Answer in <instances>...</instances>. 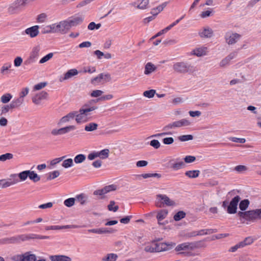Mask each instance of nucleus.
Returning a JSON list of instances; mask_svg holds the SVG:
<instances>
[{"instance_id": "47", "label": "nucleus", "mask_w": 261, "mask_h": 261, "mask_svg": "<svg viewBox=\"0 0 261 261\" xmlns=\"http://www.w3.org/2000/svg\"><path fill=\"white\" fill-rule=\"evenodd\" d=\"M13 158V154L11 153H6L0 155V161L5 162L7 160H10Z\"/></svg>"}, {"instance_id": "3", "label": "nucleus", "mask_w": 261, "mask_h": 261, "mask_svg": "<svg viewBox=\"0 0 261 261\" xmlns=\"http://www.w3.org/2000/svg\"><path fill=\"white\" fill-rule=\"evenodd\" d=\"M35 0H16L13 3L9 5L8 8V12L12 15L16 13L18 9L20 7H25L30 2Z\"/></svg>"}, {"instance_id": "23", "label": "nucleus", "mask_w": 261, "mask_h": 261, "mask_svg": "<svg viewBox=\"0 0 261 261\" xmlns=\"http://www.w3.org/2000/svg\"><path fill=\"white\" fill-rule=\"evenodd\" d=\"M237 56L236 53H232L230 54L222 60L219 63V66L221 67H225L228 65L230 61L234 59Z\"/></svg>"}, {"instance_id": "20", "label": "nucleus", "mask_w": 261, "mask_h": 261, "mask_svg": "<svg viewBox=\"0 0 261 261\" xmlns=\"http://www.w3.org/2000/svg\"><path fill=\"white\" fill-rule=\"evenodd\" d=\"M168 4V2H165L161 4L160 5H158L155 8H152L151 10V14L153 16H157L159 13H160L161 12H162L164 9L167 7V5Z\"/></svg>"}, {"instance_id": "30", "label": "nucleus", "mask_w": 261, "mask_h": 261, "mask_svg": "<svg viewBox=\"0 0 261 261\" xmlns=\"http://www.w3.org/2000/svg\"><path fill=\"white\" fill-rule=\"evenodd\" d=\"M214 14L213 9L208 8L206 10L202 11L199 14L201 18L204 19L212 16Z\"/></svg>"}, {"instance_id": "58", "label": "nucleus", "mask_w": 261, "mask_h": 261, "mask_svg": "<svg viewBox=\"0 0 261 261\" xmlns=\"http://www.w3.org/2000/svg\"><path fill=\"white\" fill-rule=\"evenodd\" d=\"M101 27L100 23L96 24L94 22H90L88 26V29L90 30H93L94 29L98 30Z\"/></svg>"}, {"instance_id": "11", "label": "nucleus", "mask_w": 261, "mask_h": 261, "mask_svg": "<svg viewBox=\"0 0 261 261\" xmlns=\"http://www.w3.org/2000/svg\"><path fill=\"white\" fill-rule=\"evenodd\" d=\"M169 212L166 209H161L156 212V218L158 221V223L160 225H164L168 223H164L163 221L166 219L168 215Z\"/></svg>"}, {"instance_id": "36", "label": "nucleus", "mask_w": 261, "mask_h": 261, "mask_svg": "<svg viewBox=\"0 0 261 261\" xmlns=\"http://www.w3.org/2000/svg\"><path fill=\"white\" fill-rule=\"evenodd\" d=\"M28 177L34 182L40 180V176L33 171L28 170Z\"/></svg>"}, {"instance_id": "34", "label": "nucleus", "mask_w": 261, "mask_h": 261, "mask_svg": "<svg viewBox=\"0 0 261 261\" xmlns=\"http://www.w3.org/2000/svg\"><path fill=\"white\" fill-rule=\"evenodd\" d=\"M13 96L9 93H6L1 97L0 100L2 103L6 104L8 103L12 98Z\"/></svg>"}, {"instance_id": "55", "label": "nucleus", "mask_w": 261, "mask_h": 261, "mask_svg": "<svg viewBox=\"0 0 261 261\" xmlns=\"http://www.w3.org/2000/svg\"><path fill=\"white\" fill-rule=\"evenodd\" d=\"M54 56V53H50L43 57L39 61L40 64H43L50 60Z\"/></svg>"}, {"instance_id": "50", "label": "nucleus", "mask_w": 261, "mask_h": 261, "mask_svg": "<svg viewBox=\"0 0 261 261\" xmlns=\"http://www.w3.org/2000/svg\"><path fill=\"white\" fill-rule=\"evenodd\" d=\"M39 49L36 47L33 49L29 57L36 61L39 56Z\"/></svg>"}, {"instance_id": "6", "label": "nucleus", "mask_w": 261, "mask_h": 261, "mask_svg": "<svg viewBox=\"0 0 261 261\" xmlns=\"http://www.w3.org/2000/svg\"><path fill=\"white\" fill-rule=\"evenodd\" d=\"M117 189V186L116 185H110L107 186L101 189H98L94 192V195L99 199H102L105 197L106 194L108 193L115 191Z\"/></svg>"}, {"instance_id": "46", "label": "nucleus", "mask_w": 261, "mask_h": 261, "mask_svg": "<svg viewBox=\"0 0 261 261\" xmlns=\"http://www.w3.org/2000/svg\"><path fill=\"white\" fill-rule=\"evenodd\" d=\"M96 71V68L93 66H87L83 68V73H88L90 74L94 73Z\"/></svg>"}, {"instance_id": "29", "label": "nucleus", "mask_w": 261, "mask_h": 261, "mask_svg": "<svg viewBox=\"0 0 261 261\" xmlns=\"http://www.w3.org/2000/svg\"><path fill=\"white\" fill-rule=\"evenodd\" d=\"M24 102V99H22L20 97H17L14 98L11 102V107L14 109L20 107Z\"/></svg>"}, {"instance_id": "14", "label": "nucleus", "mask_w": 261, "mask_h": 261, "mask_svg": "<svg viewBox=\"0 0 261 261\" xmlns=\"http://www.w3.org/2000/svg\"><path fill=\"white\" fill-rule=\"evenodd\" d=\"M48 99V94L45 91H42L37 94L32 98V101L34 103L39 105L41 103L42 100H47Z\"/></svg>"}, {"instance_id": "8", "label": "nucleus", "mask_w": 261, "mask_h": 261, "mask_svg": "<svg viewBox=\"0 0 261 261\" xmlns=\"http://www.w3.org/2000/svg\"><path fill=\"white\" fill-rule=\"evenodd\" d=\"M75 129L74 125H68L60 128H54L51 130L50 134L53 136L64 135Z\"/></svg>"}, {"instance_id": "59", "label": "nucleus", "mask_w": 261, "mask_h": 261, "mask_svg": "<svg viewBox=\"0 0 261 261\" xmlns=\"http://www.w3.org/2000/svg\"><path fill=\"white\" fill-rule=\"evenodd\" d=\"M1 188H5L10 187L11 185L9 179L8 180L2 179L0 180Z\"/></svg>"}, {"instance_id": "22", "label": "nucleus", "mask_w": 261, "mask_h": 261, "mask_svg": "<svg viewBox=\"0 0 261 261\" xmlns=\"http://www.w3.org/2000/svg\"><path fill=\"white\" fill-rule=\"evenodd\" d=\"M207 52V48L206 47L202 46L200 47H197L193 50H192L191 52V55H195L197 57H201L203 56H205L206 55Z\"/></svg>"}, {"instance_id": "2", "label": "nucleus", "mask_w": 261, "mask_h": 261, "mask_svg": "<svg viewBox=\"0 0 261 261\" xmlns=\"http://www.w3.org/2000/svg\"><path fill=\"white\" fill-rule=\"evenodd\" d=\"M175 205V202L166 195L158 194L156 196L155 205L158 207H162L164 205L173 206Z\"/></svg>"}, {"instance_id": "31", "label": "nucleus", "mask_w": 261, "mask_h": 261, "mask_svg": "<svg viewBox=\"0 0 261 261\" xmlns=\"http://www.w3.org/2000/svg\"><path fill=\"white\" fill-rule=\"evenodd\" d=\"M12 64L10 62L4 63L1 68L0 72L3 75H6L9 73V69L11 67Z\"/></svg>"}, {"instance_id": "7", "label": "nucleus", "mask_w": 261, "mask_h": 261, "mask_svg": "<svg viewBox=\"0 0 261 261\" xmlns=\"http://www.w3.org/2000/svg\"><path fill=\"white\" fill-rule=\"evenodd\" d=\"M195 248V246L194 243L185 242L177 245L175 248V250L179 254H184L186 251L193 250Z\"/></svg>"}, {"instance_id": "26", "label": "nucleus", "mask_w": 261, "mask_h": 261, "mask_svg": "<svg viewBox=\"0 0 261 261\" xmlns=\"http://www.w3.org/2000/svg\"><path fill=\"white\" fill-rule=\"evenodd\" d=\"M73 119H74V111L71 112L67 114L66 116L62 117L60 119L58 122V124H62L68 122Z\"/></svg>"}, {"instance_id": "48", "label": "nucleus", "mask_w": 261, "mask_h": 261, "mask_svg": "<svg viewBox=\"0 0 261 261\" xmlns=\"http://www.w3.org/2000/svg\"><path fill=\"white\" fill-rule=\"evenodd\" d=\"M73 165V162L72 159H68L63 161L62 166L65 168H68Z\"/></svg>"}, {"instance_id": "44", "label": "nucleus", "mask_w": 261, "mask_h": 261, "mask_svg": "<svg viewBox=\"0 0 261 261\" xmlns=\"http://www.w3.org/2000/svg\"><path fill=\"white\" fill-rule=\"evenodd\" d=\"M156 94V91L154 89L145 91L143 93V95L147 98H151L154 97Z\"/></svg>"}, {"instance_id": "64", "label": "nucleus", "mask_w": 261, "mask_h": 261, "mask_svg": "<svg viewBox=\"0 0 261 261\" xmlns=\"http://www.w3.org/2000/svg\"><path fill=\"white\" fill-rule=\"evenodd\" d=\"M150 145L155 149H158L161 147V144L158 140H152L150 142Z\"/></svg>"}, {"instance_id": "63", "label": "nucleus", "mask_w": 261, "mask_h": 261, "mask_svg": "<svg viewBox=\"0 0 261 261\" xmlns=\"http://www.w3.org/2000/svg\"><path fill=\"white\" fill-rule=\"evenodd\" d=\"M23 62V60L21 57H17L14 60V66L18 67L21 66Z\"/></svg>"}, {"instance_id": "33", "label": "nucleus", "mask_w": 261, "mask_h": 261, "mask_svg": "<svg viewBox=\"0 0 261 261\" xmlns=\"http://www.w3.org/2000/svg\"><path fill=\"white\" fill-rule=\"evenodd\" d=\"M200 174V171L198 170H189L185 172V175L191 178L197 177Z\"/></svg>"}, {"instance_id": "52", "label": "nucleus", "mask_w": 261, "mask_h": 261, "mask_svg": "<svg viewBox=\"0 0 261 261\" xmlns=\"http://www.w3.org/2000/svg\"><path fill=\"white\" fill-rule=\"evenodd\" d=\"M144 250L147 252H156L155 244H147L144 248Z\"/></svg>"}, {"instance_id": "16", "label": "nucleus", "mask_w": 261, "mask_h": 261, "mask_svg": "<svg viewBox=\"0 0 261 261\" xmlns=\"http://www.w3.org/2000/svg\"><path fill=\"white\" fill-rule=\"evenodd\" d=\"M198 35L202 38H210L213 36V31L210 27L206 26L199 31Z\"/></svg>"}, {"instance_id": "1", "label": "nucleus", "mask_w": 261, "mask_h": 261, "mask_svg": "<svg viewBox=\"0 0 261 261\" xmlns=\"http://www.w3.org/2000/svg\"><path fill=\"white\" fill-rule=\"evenodd\" d=\"M80 22V16H74L67 19L60 21L59 22L55 23H54L55 33L65 34L72 27L76 26Z\"/></svg>"}, {"instance_id": "54", "label": "nucleus", "mask_w": 261, "mask_h": 261, "mask_svg": "<svg viewBox=\"0 0 261 261\" xmlns=\"http://www.w3.org/2000/svg\"><path fill=\"white\" fill-rule=\"evenodd\" d=\"M103 91L100 90H95L92 91L90 93V96L92 97H100L102 96Z\"/></svg>"}, {"instance_id": "56", "label": "nucleus", "mask_w": 261, "mask_h": 261, "mask_svg": "<svg viewBox=\"0 0 261 261\" xmlns=\"http://www.w3.org/2000/svg\"><path fill=\"white\" fill-rule=\"evenodd\" d=\"M108 209L110 211L116 212L118 210V206L115 205V202L114 201H111L110 204L108 206Z\"/></svg>"}, {"instance_id": "15", "label": "nucleus", "mask_w": 261, "mask_h": 261, "mask_svg": "<svg viewBox=\"0 0 261 261\" xmlns=\"http://www.w3.org/2000/svg\"><path fill=\"white\" fill-rule=\"evenodd\" d=\"M213 232L212 229H201L198 231H192L187 233L185 237L187 238L194 237L197 236H203L204 234H210Z\"/></svg>"}, {"instance_id": "49", "label": "nucleus", "mask_w": 261, "mask_h": 261, "mask_svg": "<svg viewBox=\"0 0 261 261\" xmlns=\"http://www.w3.org/2000/svg\"><path fill=\"white\" fill-rule=\"evenodd\" d=\"M249 204V201L248 199H244L241 201L239 204V208L242 211L246 210Z\"/></svg>"}, {"instance_id": "18", "label": "nucleus", "mask_w": 261, "mask_h": 261, "mask_svg": "<svg viewBox=\"0 0 261 261\" xmlns=\"http://www.w3.org/2000/svg\"><path fill=\"white\" fill-rule=\"evenodd\" d=\"M79 73L78 71L76 69H71L66 72L63 76L60 78V82L69 80L72 77L76 75Z\"/></svg>"}, {"instance_id": "51", "label": "nucleus", "mask_w": 261, "mask_h": 261, "mask_svg": "<svg viewBox=\"0 0 261 261\" xmlns=\"http://www.w3.org/2000/svg\"><path fill=\"white\" fill-rule=\"evenodd\" d=\"M60 172L58 170H55L52 172L48 173V176L47 179L48 180H52L57 177H58L60 175Z\"/></svg>"}, {"instance_id": "25", "label": "nucleus", "mask_w": 261, "mask_h": 261, "mask_svg": "<svg viewBox=\"0 0 261 261\" xmlns=\"http://www.w3.org/2000/svg\"><path fill=\"white\" fill-rule=\"evenodd\" d=\"M81 199H82V195H79L75 198H69L66 199L64 201V204L67 207H70L74 204L75 201H78L80 203H82V202L80 201Z\"/></svg>"}, {"instance_id": "39", "label": "nucleus", "mask_w": 261, "mask_h": 261, "mask_svg": "<svg viewBox=\"0 0 261 261\" xmlns=\"http://www.w3.org/2000/svg\"><path fill=\"white\" fill-rule=\"evenodd\" d=\"M149 0H141L137 8L140 10H145L148 8Z\"/></svg>"}, {"instance_id": "38", "label": "nucleus", "mask_w": 261, "mask_h": 261, "mask_svg": "<svg viewBox=\"0 0 261 261\" xmlns=\"http://www.w3.org/2000/svg\"><path fill=\"white\" fill-rule=\"evenodd\" d=\"M42 33L43 34L55 33L54 31V23L44 26L42 28Z\"/></svg>"}, {"instance_id": "37", "label": "nucleus", "mask_w": 261, "mask_h": 261, "mask_svg": "<svg viewBox=\"0 0 261 261\" xmlns=\"http://www.w3.org/2000/svg\"><path fill=\"white\" fill-rule=\"evenodd\" d=\"M98 124L94 122H90L85 126V130L87 132H92L97 129Z\"/></svg>"}, {"instance_id": "4", "label": "nucleus", "mask_w": 261, "mask_h": 261, "mask_svg": "<svg viewBox=\"0 0 261 261\" xmlns=\"http://www.w3.org/2000/svg\"><path fill=\"white\" fill-rule=\"evenodd\" d=\"M112 80V77L109 73H101L97 75L91 80V83L95 86L110 82Z\"/></svg>"}, {"instance_id": "28", "label": "nucleus", "mask_w": 261, "mask_h": 261, "mask_svg": "<svg viewBox=\"0 0 261 261\" xmlns=\"http://www.w3.org/2000/svg\"><path fill=\"white\" fill-rule=\"evenodd\" d=\"M22 261H36V256L31 252H26L23 254Z\"/></svg>"}, {"instance_id": "40", "label": "nucleus", "mask_w": 261, "mask_h": 261, "mask_svg": "<svg viewBox=\"0 0 261 261\" xmlns=\"http://www.w3.org/2000/svg\"><path fill=\"white\" fill-rule=\"evenodd\" d=\"M29 239V237L25 235H19L11 239V242L17 243L21 241H24Z\"/></svg>"}, {"instance_id": "13", "label": "nucleus", "mask_w": 261, "mask_h": 261, "mask_svg": "<svg viewBox=\"0 0 261 261\" xmlns=\"http://www.w3.org/2000/svg\"><path fill=\"white\" fill-rule=\"evenodd\" d=\"M173 69L177 72H186L190 68V66L185 62H177L173 65Z\"/></svg>"}, {"instance_id": "10", "label": "nucleus", "mask_w": 261, "mask_h": 261, "mask_svg": "<svg viewBox=\"0 0 261 261\" xmlns=\"http://www.w3.org/2000/svg\"><path fill=\"white\" fill-rule=\"evenodd\" d=\"M241 198L239 196H236L230 201L227 206V212L229 214H233L237 213L238 203Z\"/></svg>"}, {"instance_id": "53", "label": "nucleus", "mask_w": 261, "mask_h": 261, "mask_svg": "<svg viewBox=\"0 0 261 261\" xmlns=\"http://www.w3.org/2000/svg\"><path fill=\"white\" fill-rule=\"evenodd\" d=\"M20 181L25 180L28 177V170H25L17 174Z\"/></svg>"}, {"instance_id": "12", "label": "nucleus", "mask_w": 261, "mask_h": 261, "mask_svg": "<svg viewBox=\"0 0 261 261\" xmlns=\"http://www.w3.org/2000/svg\"><path fill=\"white\" fill-rule=\"evenodd\" d=\"M241 35L236 33L228 32L225 35V40L229 45L235 44L240 39Z\"/></svg>"}, {"instance_id": "45", "label": "nucleus", "mask_w": 261, "mask_h": 261, "mask_svg": "<svg viewBox=\"0 0 261 261\" xmlns=\"http://www.w3.org/2000/svg\"><path fill=\"white\" fill-rule=\"evenodd\" d=\"M74 119L77 123L82 122V109H80L79 111H74Z\"/></svg>"}, {"instance_id": "57", "label": "nucleus", "mask_w": 261, "mask_h": 261, "mask_svg": "<svg viewBox=\"0 0 261 261\" xmlns=\"http://www.w3.org/2000/svg\"><path fill=\"white\" fill-rule=\"evenodd\" d=\"M247 167L244 165H238L234 167V170L239 173H243L247 171Z\"/></svg>"}, {"instance_id": "41", "label": "nucleus", "mask_w": 261, "mask_h": 261, "mask_svg": "<svg viewBox=\"0 0 261 261\" xmlns=\"http://www.w3.org/2000/svg\"><path fill=\"white\" fill-rule=\"evenodd\" d=\"M186 216V214L185 212L180 211L176 213L173 216V219L175 221H179L180 220L184 218Z\"/></svg>"}, {"instance_id": "32", "label": "nucleus", "mask_w": 261, "mask_h": 261, "mask_svg": "<svg viewBox=\"0 0 261 261\" xmlns=\"http://www.w3.org/2000/svg\"><path fill=\"white\" fill-rule=\"evenodd\" d=\"M97 109V107L94 105L89 106L88 105L85 104L83 107V121H84V113H92V112Z\"/></svg>"}, {"instance_id": "27", "label": "nucleus", "mask_w": 261, "mask_h": 261, "mask_svg": "<svg viewBox=\"0 0 261 261\" xmlns=\"http://www.w3.org/2000/svg\"><path fill=\"white\" fill-rule=\"evenodd\" d=\"M118 258L117 254L110 253L106 254L101 258V261H116Z\"/></svg>"}, {"instance_id": "43", "label": "nucleus", "mask_w": 261, "mask_h": 261, "mask_svg": "<svg viewBox=\"0 0 261 261\" xmlns=\"http://www.w3.org/2000/svg\"><path fill=\"white\" fill-rule=\"evenodd\" d=\"M177 122L178 127L190 126L191 124V122L187 119H182L177 121Z\"/></svg>"}, {"instance_id": "61", "label": "nucleus", "mask_w": 261, "mask_h": 261, "mask_svg": "<svg viewBox=\"0 0 261 261\" xmlns=\"http://www.w3.org/2000/svg\"><path fill=\"white\" fill-rule=\"evenodd\" d=\"M11 106V103H10L9 105L3 106L1 108V114H6L8 113L10 110L13 109V108Z\"/></svg>"}, {"instance_id": "21", "label": "nucleus", "mask_w": 261, "mask_h": 261, "mask_svg": "<svg viewBox=\"0 0 261 261\" xmlns=\"http://www.w3.org/2000/svg\"><path fill=\"white\" fill-rule=\"evenodd\" d=\"M39 25H34L29 28L25 30V33L31 38H34L38 36L39 33Z\"/></svg>"}, {"instance_id": "60", "label": "nucleus", "mask_w": 261, "mask_h": 261, "mask_svg": "<svg viewBox=\"0 0 261 261\" xmlns=\"http://www.w3.org/2000/svg\"><path fill=\"white\" fill-rule=\"evenodd\" d=\"M193 137L191 135H182L179 137L178 139L180 141L184 142L192 140Z\"/></svg>"}, {"instance_id": "35", "label": "nucleus", "mask_w": 261, "mask_h": 261, "mask_svg": "<svg viewBox=\"0 0 261 261\" xmlns=\"http://www.w3.org/2000/svg\"><path fill=\"white\" fill-rule=\"evenodd\" d=\"M97 152L98 158H99L100 159H106L109 156L110 150L109 149H104Z\"/></svg>"}, {"instance_id": "5", "label": "nucleus", "mask_w": 261, "mask_h": 261, "mask_svg": "<svg viewBox=\"0 0 261 261\" xmlns=\"http://www.w3.org/2000/svg\"><path fill=\"white\" fill-rule=\"evenodd\" d=\"M168 167L173 171H177L186 167V164L180 158L171 159L168 163Z\"/></svg>"}, {"instance_id": "9", "label": "nucleus", "mask_w": 261, "mask_h": 261, "mask_svg": "<svg viewBox=\"0 0 261 261\" xmlns=\"http://www.w3.org/2000/svg\"><path fill=\"white\" fill-rule=\"evenodd\" d=\"M176 244L174 242H161L155 243L156 252L166 251L171 249L174 247Z\"/></svg>"}, {"instance_id": "17", "label": "nucleus", "mask_w": 261, "mask_h": 261, "mask_svg": "<svg viewBox=\"0 0 261 261\" xmlns=\"http://www.w3.org/2000/svg\"><path fill=\"white\" fill-rule=\"evenodd\" d=\"M90 232H92L99 234H110L114 233L116 231L115 230L113 229H108L107 228L100 227L90 229L88 230Z\"/></svg>"}, {"instance_id": "42", "label": "nucleus", "mask_w": 261, "mask_h": 261, "mask_svg": "<svg viewBox=\"0 0 261 261\" xmlns=\"http://www.w3.org/2000/svg\"><path fill=\"white\" fill-rule=\"evenodd\" d=\"M9 180L12 186L20 182L17 174H11L10 176V178H9Z\"/></svg>"}, {"instance_id": "62", "label": "nucleus", "mask_w": 261, "mask_h": 261, "mask_svg": "<svg viewBox=\"0 0 261 261\" xmlns=\"http://www.w3.org/2000/svg\"><path fill=\"white\" fill-rule=\"evenodd\" d=\"M47 18V15L45 13L39 14L37 18V21L39 23L44 22Z\"/></svg>"}, {"instance_id": "19", "label": "nucleus", "mask_w": 261, "mask_h": 261, "mask_svg": "<svg viewBox=\"0 0 261 261\" xmlns=\"http://www.w3.org/2000/svg\"><path fill=\"white\" fill-rule=\"evenodd\" d=\"M79 227V226L76 225H67L64 226H59V225H52V226H47L45 227V229L46 230H60L63 229H72L76 228Z\"/></svg>"}, {"instance_id": "24", "label": "nucleus", "mask_w": 261, "mask_h": 261, "mask_svg": "<svg viewBox=\"0 0 261 261\" xmlns=\"http://www.w3.org/2000/svg\"><path fill=\"white\" fill-rule=\"evenodd\" d=\"M157 69V67L151 62H148L146 64L144 67V73L148 75L155 72Z\"/></svg>"}]
</instances>
